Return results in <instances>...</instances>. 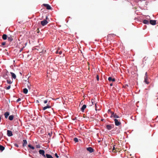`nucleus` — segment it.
Wrapping results in <instances>:
<instances>
[{
	"mask_svg": "<svg viewBox=\"0 0 158 158\" xmlns=\"http://www.w3.org/2000/svg\"><path fill=\"white\" fill-rule=\"evenodd\" d=\"M114 121L115 125L116 126H119L121 124V123L120 121H119L118 119L115 118L114 119Z\"/></svg>",
	"mask_w": 158,
	"mask_h": 158,
	"instance_id": "1",
	"label": "nucleus"
},
{
	"mask_svg": "<svg viewBox=\"0 0 158 158\" xmlns=\"http://www.w3.org/2000/svg\"><path fill=\"white\" fill-rule=\"evenodd\" d=\"M48 23V21L46 20H44L41 21V24L43 26L46 25Z\"/></svg>",
	"mask_w": 158,
	"mask_h": 158,
	"instance_id": "2",
	"label": "nucleus"
},
{
	"mask_svg": "<svg viewBox=\"0 0 158 158\" xmlns=\"http://www.w3.org/2000/svg\"><path fill=\"white\" fill-rule=\"evenodd\" d=\"M114 127L113 125H107L106 126V128L109 130H110L112 128H113Z\"/></svg>",
	"mask_w": 158,
	"mask_h": 158,
	"instance_id": "3",
	"label": "nucleus"
},
{
	"mask_svg": "<svg viewBox=\"0 0 158 158\" xmlns=\"http://www.w3.org/2000/svg\"><path fill=\"white\" fill-rule=\"evenodd\" d=\"M111 115L110 116L111 117H113L115 118H119V117L116 114H114L113 112H111Z\"/></svg>",
	"mask_w": 158,
	"mask_h": 158,
	"instance_id": "4",
	"label": "nucleus"
},
{
	"mask_svg": "<svg viewBox=\"0 0 158 158\" xmlns=\"http://www.w3.org/2000/svg\"><path fill=\"white\" fill-rule=\"evenodd\" d=\"M13 37L14 36L10 35H9L7 37L8 40L10 42H11L13 40Z\"/></svg>",
	"mask_w": 158,
	"mask_h": 158,
	"instance_id": "5",
	"label": "nucleus"
},
{
	"mask_svg": "<svg viewBox=\"0 0 158 158\" xmlns=\"http://www.w3.org/2000/svg\"><path fill=\"white\" fill-rule=\"evenodd\" d=\"M86 150L90 153H92L94 151V149L91 147H89L86 148Z\"/></svg>",
	"mask_w": 158,
	"mask_h": 158,
	"instance_id": "6",
	"label": "nucleus"
},
{
	"mask_svg": "<svg viewBox=\"0 0 158 158\" xmlns=\"http://www.w3.org/2000/svg\"><path fill=\"white\" fill-rule=\"evenodd\" d=\"M39 152L40 154L42 155L44 157H46V156L44 154L45 152L44 150H39Z\"/></svg>",
	"mask_w": 158,
	"mask_h": 158,
	"instance_id": "7",
	"label": "nucleus"
},
{
	"mask_svg": "<svg viewBox=\"0 0 158 158\" xmlns=\"http://www.w3.org/2000/svg\"><path fill=\"white\" fill-rule=\"evenodd\" d=\"M43 5L46 7L47 10H51L52 9L51 6L48 4H44Z\"/></svg>",
	"mask_w": 158,
	"mask_h": 158,
	"instance_id": "8",
	"label": "nucleus"
},
{
	"mask_svg": "<svg viewBox=\"0 0 158 158\" xmlns=\"http://www.w3.org/2000/svg\"><path fill=\"white\" fill-rule=\"evenodd\" d=\"M148 60V57L145 56L143 58V64H146Z\"/></svg>",
	"mask_w": 158,
	"mask_h": 158,
	"instance_id": "9",
	"label": "nucleus"
},
{
	"mask_svg": "<svg viewBox=\"0 0 158 158\" xmlns=\"http://www.w3.org/2000/svg\"><path fill=\"white\" fill-rule=\"evenodd\" d=\"M156 20H150V24L154 25L156 24Z\"/></svg>",
	"mask_w": 158,
	"mask_h": 158,
	"instance_id": "10",
	"label": "nucleus"
},
{
	"mask_svg": "<svg viewBox=\"0 0 158 158\" xmlns=\"http://www.w3.org/2000/svg\"><path fill=\"white\" fill-rule=\"evenodd\" d=\"M7 135L8 136H11L13 135L12 131L10 130L7 131Z\"/></svg>",
	"mask_w": 158,
	"mask_h": 158,
	"instance_id": "11",
	"label": "nucleus"
},
{
	"mask_svg": "<svg viewBox=\"0 0 158 158\" xmlns=\"http://www.w3.org/2000/svg\"><path fill=\"white\" fill-rule=\"evenodd\" d=\"M51 107L49 105H48V104H47V106L44 107H43L42 110H46L47 109H49L51 108Z\"/></svg>",
	"mask_w": 158,
	"mask_h": 158,
	"instance_id": "12",
	"label": "nucleus"
},
{
	"mask_svg": "<svg viewBox=\"0 0 158 158\" xmlns=\"http://www.w3.org/2000/svg\"><path fill=\"white\" fill-rule=\"evenodd\" d=\"M148 78L147 76H144V82L147 84L149 83V82L148 81Z\"/></svg>",
	"mask_w": 158,
	"mask_h": 158,
	"instance_id": "13",
	"label": "nucleus"
},
{
	"mask_svg": "<svg viewBox=\"0 0 158 158\" xmlns=\"http://www.w3.org/2000/svg\"><path fill=\"white\" fill-rule=\"evenodd\" d=\"M86 105H84L82 106L81 108V110L83 112H84L85 109L86 108Z\"/></svg>",
	"mask_w": 158,
	"mask_h": 158,
	"instance_id": "14",
	"label": "nucleus"
},
{
	"mask_svg": "<svg viewBox=\"0 0 158 158\" xmlns=\"http://www.w3.org/2000/svg\"><path fill=\"white\" fill-rule=\"evenodd\" d=\"M8 36L6 34H3L2 36V38L3 40H6Z\"/></svg>",
	"mask_w": 158,
	"mask_h": 158,
	"instance_id": "15",
	"label": "nucleus"
},
{
	"mask_svg": "<svg viewBox=\"0 0 158 158\" xmlns=\"http://www.w3.org/2000/svg\"><path fill=\"white\" fill-rule=\"evenodd\" d=\"M114 145L113 146V148L112 149V152H117L116 149H118H118L117 148H115L114 147Z\"/></svg>",
	"mask_w": 158,
	"mask_h": 158,
	"instance_id": "16",
	"label": "nucleus"
},
{
	"mask_svg": "<svg viewBox=\"0 0 158 158\" xmlns=\"http://www.w3.org/2000/svg\"><path fill=\"white\" fill-rule=\"evenodd\" d=\"M23 146L24 147L26 146L27 143V142L26 139H24L23 140Z\"/></svg>",
	"mask_w": 158,
	"mask_h": 158,
	"instance_id": "17",
	"label": "nucleus"
},
{
	"mask_svg": "<svg viewBox=\"0 0 158 158\" xmlns=\"http://www.w3.org/2000/svg\"><path fill=\"white\" fill-rule=\"evenodd\" d=\"M108 80L110 81H115V79L114 78H112L111 77H109V78H108Z\"/></svg>",
	"mask_w": 158,
	"mask_h": 158,
	"instance_id": "18",
	"label": "nucleus"
},
{
	"mask_svg": "<svg viewBox=\"0 0 158 158\" xmlns=\"http://www.w3.org/2000/svg\"><path fill=\"white\" fill-rule=\"evenodd\" d=\"M10 73L12 77L13 78H14V79H15L16 78V76L14 73L12 72H11Z\"/></svg>",
	"mask_w": 158,
	"mask_h": 158,
	"instance_id": "19",
	"label": "nucleus"
},
{
	"mask_svg": "<svg viewBox=\"0 0 158 158\" xmlns=\"http://www.w3.org/2000/svg\"><path fill=\"white\" fill-rule=\"evenodd\" d=\"M91 102H92V103L93 105H94V104H95V109L96 110H97V106H96V103H95L94 100L93 99H91Z\"/></svg>",
	"mask_w": 158,
	"mask_h": 158,
	"instance_id": "20",
	"label": "nucleus"
},
{
	"mask_svg": "<svg viewBox=\"0 0 158 158\" xmlns=\"http://www.w3.org/2000/svg\"><path fill=\"white\" fill-rule=\"evenodd\" d=\"M9 115V113L8 112H6L4 114V115L6 118H7Z\"/></svg>",
	"mask_w": 158,
	"mask_h": 158,
	"instance_id": "21",
	"label": "nucleus"
},
{
	"mask_svg": "<svg viewBox=\"0 0 158 158\" xmlns=\"http://www.w3.org/2000/svg\"><path fill=\"white\" fill-rule=\"evenodd\" d=\"M143 23L145 24H149V22L148 20H144L143 21Z\"/></svg>",
	"mask_w": 158,
	"mask_h": 158,
	"instance_id": "22",
	"label": "nucleus"
},
{
	"mask_svg": "<svg viewBox=\"0 0 158 158\" xmlns=\"http://www.w3.org/2000/svg\"><path fill=\"white\" fill-rule=\"evenodd\" d=\"M28 91V90L27 88H24L23 89V92L25 94H27Z\"/></svg>",
	"mask_w": 158,
	"mask_h": 158,
	"instance_id": "23",
	"label": "nucleus"
},
{
	"mask_svg": "<svg viewBox=\"0 0 158 158\" xmlns=\"http://www.w3.org/2000/svg\"><path fill=\"white\" fill-rule=\"evenodd\" d=\"M14 116L13 115H10L9 117V119L10 120H12L14 118Z\"/></svg>",
	"mask_w": 158,
	"mask_h": 158,
	"instance_id": "24",
	"label": "nucleus"
},
{
	"mask_svg": "<svg viewBox=\"0 0 158 158\" xmlns=\"http://www.w3.org/2000/svg\"><path fill=\"white\" fill-rule=\"evenodd\" d=\"M46 156L47 158H53V157L51 155L48 154H46Z\"/></svg>",
	"mask_w": 158,
	"mask_h": 158,
	"instance_id": "25",
	"label": "nucleus"
},
{
	"mask_svg": "<svg viewBox=\"0 0 158 158\" xmlns=\"http://www.w3.org/2000/svg\"><path fill=\"white\" fill-rule=\"evenodd\" d=\"M5 149V147L1 145H0V150H1L2 151L3 150H4Z\"/></svg>",
	"mask_w": 158,
	"mask_h": 158,
	"instance_id": "26",
	"label": "nucleus"
},
{
	"mask_svg": "<svg viewBox=\"0 0 158 158\" xmlns=\"http://www.w3.org/2000/svg\"><path fill=\"white\" fill-rule=\"evenodd\" d=\"M28 147L30 148H31L32 149H34V148H35L33 147V146H31V145L30 144H29L28 145Z\"/></svg>",
	"mask_w": 158,
	"mask_h": 158,
	"instance_id": "27",
	"label": "nucleus"
},
{
	"mask_svg": "<svg viewBox=\"0 0 158 158\" xmlns=\"http://www.w3.org/2000/svg\"><path fill=\"white\" fill-rule=\"evenodd\" d=\"M74 140L75 142H77L78 141V139L77 138H75L74 139Z\"/></svg>",
	"mask_w": 158,
	"mask_h": 158,
	"instance_id": "28",
	"label": "nucleus"
},
{
	"mask_svg": "<svg viewBox=\"0 0 158 158\" xmlns=\"http://www.w3.org/2000/svg\"><path fill=\"white\" fill-rule=\"evenodd\" d=\"M7 82L8 84H10L12 83V82L10 80H7Z\"/></svg>",
	"mask_w": 158,
	"mask_h": 158,
	"instance_id": "29",
	"label": "nucleus"
},
{
	"mask_svg": "<svg viewBox=\"0 0 158 158\" xmlns=\"http://www.w3.org/2000/svg\"><path fill=\"white\" fill-rule=\"evenodd\" d=\"M6 44V42H3L2 43V46H4Z\"/></svg>",
	"mask_w": 158,
	"mask_h": 158,
	"instance_id": "30",
	"label": "nucleus"
},
{
	"mask_svg": "<svg viewBox=\"0 0 158 158\" xmlns=\"http://www.w3.org/2000/svg\"><path fill=\"white\" fill-rule=\"evenodd\" d=\"M31 85V84H29H29L27 85V87L29 89H31V88H30Z\"/></svg>",
	"mask_w": 158,
	"mask_h": 158,
	"instance_id": "31",
	"label": "nucleus"
},
{
	"mask_svg": "<svg viewBox=\"0 0 158 158\" xmlns=\"http://www.w3.org/2000/svg\"><path fill=\"white\" fill-rule=\"evenodd\" d=\"M10 88V85H9L8 86L6 87V89L7 90L9 89Z\"/></svg>",
	"mask_w": 158,
	"mask_h": 158,
	"instance_id": "32",
	"label": "nucleus"
},
{
	"mask_svg": "<svg viewBox=\"0 0 158 158\" xmlns=\"http://www.w3.org/2000/svg\"><path fill=\"white\" fill-rule=\"evenodd\" d=\"M36 147L37 148H40V146L39 144L36 145Z\"/></svg>",
	"mask_w": 158,
	"mask_h": 158,
	"instance_id": "33",
	"label": "nucleus"
},
{
	"mask_svg": "<svg viewBox=\"0 0 158 158\" xmlns=\"http://www.w3.org/2000/svg\"><path fill=\"white\" fill-rule=\"evenodd\" d=\"M48 102V100H44V103L46 104Z\"/></svg>",
	"mask_w": 158,
	"mask_h": 158,
	"instance_id": "34",
	"label": "nucleus"
},
{
	"mask_svg": "<svg viewBox=\"0 0 158 158\" xmlns=\"http://www.w3.org/2000/svg\"><path fill=\"white\" fill-rule=\"evenodd\" d=\"M21 100V99L20 98H19L17 100H16L17 102H18L19 101H20Z\"/></svg>",
	"mask_w": 158,
	"mask_h": 158,
	"instance_id": "35",
	"label": "nucleus"
},
{
	"mask_svg": "<svg viewBox=\"0 0 158 158\" xmlns=\"http://www.w3.org/2000/svg\"><path fill=\"white\" fill-rule=\"evenodd\" d=\"M97 80L98 81H99V76L98 75H97Z\"/></svg>",
	"mask_w": 158,
	"mask_h": 158,
	"instance_id": "36",
	"label": "nucleus"
},
{
	"mask_svg": "<svg viewBox=\"0 0 158 158\" xmlns=\"http://www.w3.org/2000/svg\"><path fill=\"white\" fill-rule=\"evenodd\" d=\"M52 132H51V133H49L48 134V135H49V136H51V135L52 134Z\"/></svg>",
	"mask_w": 158,
	"mask_h": 158,
	"instance_id": "37",
	"label": "nucleus"
},
{
	"mask_svg": "<svg viewBox=\"0 0 158 158\" xmlns=\"http://www.w3.org/2000/svg\"><path fill=\"white\" fill-rule=\"evenodd\" d=\"M55 156L57 157V158H58L59 157L57 154L56 153L55 154Z\"/></svg>",
	"mask_w": 158,
	"mask_h": 158,
	"instance_id": "38",
	"label": "nucleus"
},
{
	"mask_svg": "<svg viewBox=\"0 0 158 158\" xmlns=\"http://www.w3.org/2000/svg\"><path fill=\"white\" fill-rule=\"evenodd\" d=\"M36 31H37V33H39V32H40V31H39V29L38 28H37V30H36Z\"/></svg>",
	"mask_w": 158,
	"mask_h": 158,
	"instance_id": "39",
	"label": "nucleus"
},
{
	"mask_svg": "<svg viewBox=\"0 0 158 158\" xmlns=\"http://www.w3.org/2000/svg\"><path fill=\"white\" fill-rule=\"evenodd\" d=\"M15 147H19L18 145L16 144H15Z\"/></svg>",
	"mask_w": 158,
	"mask_h": 158,
	"instance_id": "40",
	"label": "nucleus"
},
{
	"mask_svg": "<svg viewBox=\"0 0 158 158\" xmlns=\"http://www.w3.org/2000/svg\"><path fill=\"white\" fill-rule=\"evenodd\" d=\"M23 48H22L21 49H20V52H21V51H22V50H23Z\"/></svg>",
	"mask_w": 158,
	"mask_h": 158,
	"instance_id": "41",
	"label": "nucleus"
},
{
	"mask_svg": "<svg viewBox=\"0 0 158 158\" xmlns=\"http://www.w3.org/2000/svg\"><path fill=\"white\" fill-rule=\"evenodd\" d=\"M59 54H61L62 53V52L61 51H60L59 52Z\"/></svg>",
	"mask_w": 158,
	"mask_h": 158,
	"instance_id": "42",
	"label": "nucleus"
},
{
	"mask_svg": "<svg viewBox=\"0 0 158 158\" xmlns=\"http://www.w3.org/2000/svg\"><path fill=\"white\" fill-rule=\"evenodd\" d=\"M145 76H147V72H146V73H145Z\"/></svg>",
	"mask_w": 158,
	"mask_h": 158,
	"instance_id": "43",
	"label": "nucleus"
},
{
	"mask_svg": "<svg viewBox=\"0 0 158 158\" xmlns=\"http://www.w3.org/2000/svg\"><path fill=\"white\" fill-rule=\"evenodd\" d=\"M48 19V16H46V19Z\"/></svg>",
	"mask_w": 158,
	"mask_h": 158,
	"instance_id": "44",
	"label": "nucleus"
},
{
	"mask_svg": "<svg viewBox=\"0 0 158 158\" xmlns=\"http://www.w3.org/2000/svg\"><path fill=\"white\" fill-rule=\"evenodd\" d=\"M110 86H112V85H113V84H112V83H111V84H110Z\"/></svg>",
	"mask_w": 158,
	"mask_h": 158,
	"instance_id": "45",
	"label": "nucleus"
},
{
	"mask_svg": "<svg viewBox=\"0 0 158 158\" xmlns=\"http://www.w3.org/2000/svg\"><path fill=\"white\" fill-rule=\"evenodd\" d=\"M58 53L59 52H58V51H56V53L57 54V53Z\"/></svg>",
	"mask_w": 158,
	"mask_h": 158,
	"instance_id": "46",
	"label": "nucleus"
},
{
	"mask_svg": "<svg viewBox=\"0 0 158 158\" xmlns=\"http://www.w3.org/2000/svg\"><path fill=\"white\" fill-rule=\"evenodd\" d=\"M1 117L0 116V122H1Z\"/></svg>",
	"mask_w": 158,
	"mask_h": 158,
	"instance_id": "47",
	"label": "nucleus"
},
{
	"mask_svg": "<svg viewBox=\"0 0 158 158\" xmlns=\"http://www.w3.org/2000/svg\"><path fill=\"white\" fill-rule=\"evenodd\" d=\"M112 35H113V36L115 35L114 34H112Z\"/></svg>",
	"mask_w": 158,
	"mask_h": 158,
	"instance_id": "48",
	"label": "nucleus"
},
{
	"mask_svg": "<svg viewBox=\"0 0 158 158\" xmlns=\"http://www.w3.org/2000/svg\"><path fill=\"white\" fill-rule=\"evenodd\" d=\"M112 35H113V36L115 35L114 34H112Z\"/></svg>",
	"mask_w": 158,
	"mask_h": 158,
	"instance_id": "49",
	"label": "nucleus"
},
{
	"mask_svg": "<svg viewBox=\"0 0 158 158\" xmlns=\"http://www.w3.org/2000/svg\"><path fill=\"white\" fill-rule=\"evenodd\" d=\"M103 120H104L103 119H102L101 120L103 121Z\"/></svg>",
	"mask_w": 158,
	"mask_h": 158,
	"instance_id": "50",
	"label": "nucleus"
},
{
	"mask_svg": "<svg viewBox=\"0 0 158 158\" xmlns=\"http://www.w3.org/2000/svg\"><path fill=\"white\" fill-rule=\"evenodd\" d=\"M37 102H38V100H37Z\"/></svg>",
	"mask_w": 158,
	"mask_h": 158,
	"instance_id": "51",
	"label": "nucleus"
},
{
	"mask_svg": "<svg viewBox=\"0 0 158 158\" xmlns=\"http://www.w3.org/2000/svg\"><path fill=\"white\" fill-rule=\"evenodd\" d=\"M37 102H38V100H37Z\"/></svg>",
	"mask_w": 158,
	"mask_h": 158,
	"instance_id": "52",
	"label": "nucleus"
}]
</instances>
